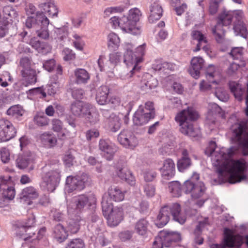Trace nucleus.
<instances>
[{"mask_svg":"<svg viewBox=\"0 0 248 248\" xmlns=\"http://www.w3.org/2000/svg\"><path fill=\"white\" fill-rule=\"evenodd\" d=\"M236 150L231 147L216 149V143L211 141L205 150L208 156H211L213 165L217 167L219 177H224L231 184L240 182L246 179V162L244 159L233 160L231 159Z\"/></svg>","mask_w":248,"mask_h":248,"instance_id":"obj_1","label":"nucleus"},{"mask_svg":"<svg viewBox=\"0 0 248 248\" xmlns=\"http://www.w3.org/2000/svg\"><path fill=\"white\" fill-rule=\"evenodd\" d=\"M169 188L172 196L174 197H179L183 191L186 194H189L193 200H197L196 205L201 207L207 198H204L206 187L202 182L195 184L191 180L186 181L182 186L178 181L171 182L169 184Z\"/></svg>","mask_w":248,"mask_h":248,"instance_id":"obj_2","label":"nucleus"},{"mask_svg":"<svg viewBox=\"0 0 248 248\" xmlns=\"http://www.w3.org/2000/svg\"><path fill=\"white\" fill-rule=\"evenodd\" d=\"M181 211L180 205L177 203L164 206L161 208L157 216L155 225L159 228L164 227L168 223L171 216L176 221L181 224H184L186 221V217Z\"/></svg>","mask_w":248,"mask_h":248,"instance_id":"obj_3","label":"nucleus"},{"mask_svg":"<svg viewBox=\"0 0 248 248\" xmlns=\"http://www.w3.org/2000/svg\"><path fill=\"white\" fill-rule=\"evenodd\" d=\"M198 118V114L193 108H188L184 109L178 113L175 116V120L180 126L181 132L189 137H195L197 136L195 130L191 123Z\"/></svg>","mask_w":248,"mask_h":248,"instance_id":"obj_4","label":"nucleus"},{"mask_svg":"<svg viewBox=\"0 0 248 248\" xmlns=\"http://www.w3.org/2000/svg\"><path fill=\"white\" fill-rule=\"evenodd\" d=\"M131 48V45L128 44L124 54V62L127 68H131L130 74H127V78L132 77L134 73L140 70V66H138V64L142 61L141 57L144 55L145 44L140 45L136 48V54H133Z\"/></svg>","mask_w":248,"mask_h":248,"instance_id":"obj_5","label":"nucleus"},{"mask_svg":"<svg viewBox=\"0 0 248 248\" xmlns=\"http://www.w3.org/2000/svg\"><path fill=\"white\" fill-rule=\"evenodd\" d=\"M31 65V60L30 58L25 57L20 59L19 69L21 78L20 82L25 87L34 84L37 80L36 71Z\"/></svg>","mask_w":248,"mask_h":248,"instance_id":"obj_6","label":"nucleus"},{"mask_svg":"<svg viewBox=\"0 0 248 248\" xmlns=\"http://www.w3.org/2000/svg\"><path fill=\"white\" fill-rule=\"evenodd\" d=\"M236 140L242 148L244 155H248V122L240 121L232 126Z\"/></svg>","mask_w":248,"mask_h":248,"instance_id":"obj_7","label":"nucleus"},{"mask_svg":"<svg viewBox=\"0 0 248 248\" xmlns=\"http://www.w3.org/2000/svg\"><path fill=\"white\" fill-rule=\"evenodd\" d=\"M41 186L49 192H53L58 186L61 179L58 170H47L46 167L43 168L41 174Z\"/></svg>","mask_w":248,"mask_h":248,"instance_id":"obj_8","label":"nucleus"},{"mask_svg":"<svg viewBox=\"0 0 248 248\" xmlns=\"http://www.w3.org/2000/svg\"><path fill=\"white\" fill-rule=\"evenodd\" d=\"M140 15V11L138 8H134L129 10L128 16L121 17V25L126 28L127 33L134 35L140 33V29L137 25Z\"/></svg>","mask_w":248,"mask_h":248,"instance_id":"obj_9","label":"nucleus"},{"mask_svg":"<svg viewBox=\"0 0 248 248\" xmlns=\"http://www.w3.org/2000/svg\"><path fill=\"white\" fill-rule=\"evenodd\" d=\"M125 191H123L119 186H112L105 193L102 197L101 202L102 210H107L113 206L112 201L116 202L123 201L124 199Z\"/></svg>","mask_w":248,"mask_h":248,"instance_id":"obj_10","label":"nucleus"},{"mask_svg":"<svg viewBox=\"0 0 248 248\" xmlns=\"http://www.w3.org/2000/svg\"><path fill=\"white\" fill-rule=\"evenodd\" d=\"M96 202L94 195L91 194L89 196L79 195L73 199L67 205V212L69 214H77L87 205L91 206Z\"/></svg>","mask_w":248,"mask_h":248,"instance_id":"obj_11","label":"nucleus"},{"mask_svg":"<svg viewBox=\"0 0 248 248\" xmlns=\"http://www.w3.org/2000/svg\"><path fill=\"white\" fill-rule=\"evenodd\" d=\"M91 178L86 173H83L76 176H69L66 180V190L70 193L73 191H80L90 185Z\"/></svg>","mask_w":248,"mask_h":248,"instance_id":"obj_12","label":"nucleus"},{"mask_svg":"<svg viewBox=\"0 0 248 248\" xmlns=\"http://www.w3.org/2000/svg\"><path fill=\"white\" fill-rule=\"evenodd\" d=\"M232 18V15L228 12L224 11L219 16L218 22L212 30V32L218 43H222L224 41L225 31L222 29V27L230 25Z\"/></svg>","mask_w":248,"mask_h":248,"instance_id":"obj_13","label":"nucleus"},{"mask_svg":"<svg viewBox=\"0 0 248 248\" xmlns=\"http://www.w3.org/2000/svg\"><path fill=\"white\" fill-rule=\"evenodd\" d=\"M104 216L107 219L110 226H117L123 219V211L121 207H113L111 206L108 210H102Z\"/></svg>","mask_w":248,"mask_h":248,"instance_id":"obj_14","label":"nucleus"},{"mask_svg":"<svg viewBox=\"0 0 248 248\" xmlns=\"http://www.w3.org/2000/svg\"><path fill=\"white\" fill-rule=\"evenodd\" d=\"M49 20L43 13L38 12L35 16H29L25 22L28 29L33 28L35 31L41 26H48Z\"/></svg>","mask_w":248,"mask_h":248,"instance_id":"obj_15","label":"nucleus"},{"mask_svg":"<svg viewBox=\"0 0 248 248\" xmlns=\"http://www.w3.org/2000/svg\"><path fill=\"white\" fill-rule=\"evenodd\" d=\"M1 191L0 195L7 200L11 201L14 199L16 195L15 188L12 186L11 177L9 176L0 175Z\"/></svg>","mask_w":248,"mask_h":248,"instance_id":"obj_16","label":"nucleus"},{"mask_svg":"<svg viewBox=\"0 0 248 248\" xmlns=\"http://www.w3.org/2000/svg\"><path fill=\"white\" fill-rule=\"evenodd\" d=\"M16 131L13 124L9 121L0 120V140L6 141L14 138Z\"/></svg>","mask_w":248,"mask_h":248,"instance_id":"obj_17","label":"nucleus"},{"mask_svg":"<svg viewBox=\"0 0 248 248\" xmlns=\"http://www.w3.org/2000/svg\"><path fill=\"white\" fill-rule=\"evenodd\" d=\"M119 142L126 148L134 149L138 144L136 137L130 131L123 130L118 136Z\"/></svg>","mask_w":248,"mask_h":248,"instance_id":"obj_18","label":"nucleus"},{"mask_svg":"<svg viewBox=\"0 0 248 248\" xmlns=\"http://www.w3.org/2000/svg\"><path fill=\"white\" fill-rule=\"evenodd\" d=\"M99 149L102 155L108 160H111L114 154L118 150L116 145L108 140H100L99 142Z\"/></svg>","mask_w":248,"mask_h":248,"instance_id":"obj_19","label":"nucleus"},{"mask_svg":"<svg viewBox=\"0 0 248 248\" xmlns=\"http://www.w3.org/2000/svg\"><path fill=\"white\" fill-rule=\"evenodd\" d=\"M120 59V55L118 53H111L109 56V61H107L103 56H100L98 60V64L100 71L112 69L115 67Z\"/></svg>","mask_w":248,"mask_h":248,"instance_id":"obj_20","label":"nucleus"},{"mask_svg":"<svg viewBox=\"0 0 248 248\" xmlns=\"http://www.w3.org/2000/svg\"><path fill=\"white\" fill-rule=\"evenodd\" d=\"M224 241L227 247H240L244 241V237L239 235H233L232 231L228 228L224 229Z\"/></svg>","mask_w":248,"mask_h":248,"instance_id":"obj_21","label":"nucleus"},{"mask_svg":"<svg viewBox=\"0 0 248 248\" xmlns=\"http://www.w3.org/2000/svg\"><path fill=\"white\" fill-rule=\"evenodd\" d=\"M158 85L157 80L149 73L145 74L140 83L141 90L145 93H149Z\"/></svg>","mask_w":248,"mask_h":248,"instance_id":"obj_22","label":"nucleus"},{"mask_svg":"<svg viewBox=\"0 0 248 248\" xmlns=\"http://www.w3.org/2000/svg\"><path fill=\"white\" fill-rule=\"evenodd\" d=\"M38 7L43 11L41 13L46 14L49 17H57L58 10L53 0H46L45 2H41Z\"/></svg>","mask_w":248,"mask_h":248,"instance_id":"obj_23","label":"nucleus"},{"mask_svg":"<svg viewBox=\"0 0 248 248\" xmlns=\"http://www.w3.org/2000/svg\"><path fill=\"white\" fill-rule=\"evenodd\" d=\"M39 196L37 190L33 186H28L24 188L20 196V199L22 202L27 203L28 205H31L32 201L36 199Z\"/></svg>","mask_w":248,"mask_h":248,"instance_id":"obj_24","label":"nucleus"},{"mask_svg":"<svg viewBox=\"0 0 248 248\" xmlns=\"http://www.w3.org/2000/svg\"><path fill=\"white\" fill-rule=\"evenodd\" d=\"M85 111L83 117L91 124H96L99 120V115L96 108L92 105L87 103L85 105Z\"/></svg>","mask_w":248,"mask_h":248,"instance_id":"obj_25","label":"nucleus"},{"mask_svg":"<svg viewBox=\"0 0 248 248\" xmlns=\"http://www.w3.org/2000/svg\"><path fill=\"white\" fill-rule=\"evenodd\" d=\"M162 176L164 179H170L175 174V166L173 161L170 158L165 160L160 168Z\"/></svg>","mask_w":248,"mask_h":248,"instance_id":"obj_26","label":"nucleus"},{"mask_svg":"<svg viewBox=\"0 0 248 248\" xmlns=\"http://www.w3.org/2000/svg\"><path fill=\"white\" fill-rule=\"evenodd\" d=\"M118 177L131 186L135 184V178L131 171L126 167H118L116 171Z\"/></svg>","mask_w":248,"mask_h":248,"instance_id":"obj_27","label":"nucleus"},{"mask_svg":"<svg viewBox=\"0 0 248 248\" xmlns=\"http://www.w3.org/2000/svg\"><path fill=\"white\" fill-rule=\"evenodd\" d=\"M204 63L203 59L200 57H195L191 61V66L188 71L192 77L198 78L200 76V70Z\"/></svg>","mask_w":248,"mask_h":248,"instance_id":"obj_28","label":"nucleus"},{"mask_svg":"<svg viewBox=\"0 0 248 248\" xmlns=\"http://www.w3.org/2000/svg\"><path fill=\"white\" fill-rule=\"evenodd\" d=\"M153 115V114H150V115L146 114L143 110L139 108L133 116V123L137 125H143L147 124L150 120L154 118Z\"/></svg>","mask_w":248,"mask_h":248,"instance_id":"obj_29","label":"nucleus"},{"mask_svg":"<svg viewBox=\"0 0 248 248\" xmlns=\"http://www.w3.org/2000/svg\"><path fill=\"white\" fill-rule=\"evenodd\" d=\"M109 89L107 86H101L97 90L96 94V100L100 105H106L108 99V95Z\"/></svg>","mask_w":248,"mask_h":248,"instance_id":"obj_30","label":"nucleus"},{"mask_svg":"<svg viewBox=\"0 0 248 248\" xmlns=\"http://www.w3.org/2000/svg\"><path fill=\"white\" fill-rule=\"evenodd\" d=\"M150 10L149 21L150 23H154L162 16L163 10L161 6L158 2H154L150 6Z\"/></svg>","mask_w":248,"mask_h":248,"instance_id":"obj_31","label":"nucleus"},{"mask_svg":"<svg viewBox=\"0 0 248 248\" xmlns=\"http://www.w3.org/2000/svg\"><path fill=\"white\" fill-rule=\"evenodd\" d=\"M229 87L236 99L240 101L243 99L245 90L241 84L235 81H231L229 83Z\"/></svg>","mask_w":248,"mask_h":248,"instance_id":"obj_32","label":"nucleus"},{"mask_svg":"<svg viewBox=\"0 0 248 248\" xmlns=\"http://www.w3.org/2000/svg\"><path fill=\"white\" fill-rule=\"evenodd\" d=\"M54 237L61 243L66 240L68 237V233L62 225L59 223L55 226L53 230Z\"/></svg>","mask_w":248,"mask_h":248,"instance_id":"obj_33","label":"nucleus"},{"mask_svg":"<svg viewBox=\"0 0 248 248\" xmlns=\"http://www.w3.org/2000/svg\"><path fill=\"white\" fill-rule=\"evenodd\" d=\"M75 82L78 84H86L90 79L88 72L84 69L78 68L75 70Z\"/></svg>","mask_w":248,"mask_h":248,"instance_id":"obj_34","label":"nucleus"},{"mask_svg":"<svg viewBox=\"0 0 248 248\" xmlns=\"http://www.w3.org/2000/svg\"><path fill=\"white\" fill-rule=\"evenodd\" d=\"M120 115L111 114L108 119V125L110 130L114 132L117 131L121 127V117Z\"/></svg>","mask_w":248,"mask_h":248,"instance_id":"obj_35","label":"nucleus"},{"mask_svg":"<svg viewBox=\"0 0 248 248\" xmlns=\"http://www.w3.org/2000/svg\"><path fill=\"white\" fill-rule=\"evenodd\" d=\"M191 36L192 39L196 40L198 43L196 48L193 50L194 51L197 52L201 49V46L203 44H206L208 40L204 34L200 31L194 30L191 31Z\"/></svg>","mask_w":248,"mask_h":248,"instance_id":"obj_36","label":"nucleus"},{"mask_svg":"<svg viewBox=\"0 0 248 248\" xmlns=\"http://www.w3.org/2000/svg\"><path fill=\"white\" fill-rule=\"evenodd\" d=\"M233 30L236 35H240L246 38L248 31L242 19H238L234 22Z\"/></svg>","mask_w":248,"mask_h":248,"instance_id":"obj_37","label":"nucleus"},{"mask_svg":"<svg viewBox=\"0 0 248 248\" xmlns=\"http://www.w3.org/2000/svg\"><path fill=\"white\" fill-rule=\"evenodd\" d=\"M149 223L145 219L139 220L135 224V232L141 236H144L148 231Z\"/></svg>","mask_w":248,"mask_h":248,"instance_id":"obj_38","label":"nucleus"},{"mask_svg":"<svg viewBox=\"0 0 248 248\" xmlns=\"http://www.w3.org/2000/svg\"><path fill=\"white\" fill-rule=\"evenodd\" d=\"M80 101H75L71 105V111L72 114L77 117H83L84 111H85V105Z\"/></svg>","mask_w":248,"mask_h":248,"instance_id":"obj_39","label":"nucleus"},{"mask_svg":"<svg viewBox=\"0 0 248 248\" xmlns=\"http://www.w3.org/2000/svg\"><path fill=\"white\" fill-rule=\"evenodd\" d=\"M40 140L42 143L48 147L54 146L57 142V139L55 136L49 133H44L40 136Z\"/></svg>","mask_w":248,"mask_h":248,"instance_id":"obj_40","label":"nucleus"},{"mask_svg":"<svg viewBox=\"0 0 248 248\" xmlns=\"http://www.w3.org/2000/svg\"><path fill=\"white\" fill-rule=\"evenodd\" d=\"M182 155V157L177 162L178 169L182 172L191 165V160L188 156V153L186 150H183Z\"/></svg>","mask_w":248,"mask_h":248,"instance_id":"obj_41","label":"nucleus"},{"mask_svg":"<svg viewBox=\"0 0 248 248\" xmlns=\"http://www.w3.org/2000/svg\"><path fill=\"white\" fill-rule=\"evenodd\" d=\"M25 110L19 105L12 106L7 110V114L15 119L22 116Z\"/></svg>","mask_w":248,"mask_h":248,"instance_id":"obj_42","label":"nucleus"},{"mask_svg":"<svg viewBox=\"0 0 248 248\" xmlns=\"http://www.w3.org/2000/svg\"><path fill=\"white\" fill-rule=\"evenodd\" d=\"M163 246L169 247V244L166 240L165 233L161 231L155 239L153 243V248H163Z\"/></svg>","mask_w":248,"mask_h":248,"instance_id":"obj_43","label":"nucleus"},{"mask_svg":"<svg viewBox=\"0 0 248 248\" xmlns=\"http://www.w3.org/2000/svg\"><path fill=\"white\" fill-rule=\"evenodd\" d=\"M34 123L38 126H45L48 124L49 119L44 112H39L35 115L33 118Z\"/></svg>","mask_w":248,"mask_h":248,"instance_id":"obj_44","label":"nucleus"},{"mask_svg":"<svg viewBox=\"0 0 248 248\" xmlns=\"http://www.w3.org/2000/svg\"><path fill=\"white\" fill-rule=\"evenodd\" d=\"M83 221L79 216H76L75 218H70L68 221V229L72 233H77L79 229L81 222Z\"/></svg>","mask_w":248,"mask_h":248,"instance_id":"obj_45","label":"nucleus"},{"mask_svg":"<svg viewBox=\"0 0 248 248\" xmlns=\"http://www.w3.org/2000/svg\"><path fill=\"white\" fill-rule=\"evenodd\" d=\"M165 234V239L167 242H169V247L171 246L173 242H178L181 240L180 233L177 232H169L168 231H162Z\"/></svg>","mask_w":248,"mask_h":248,"instance_id":"obj_46","label":"nucleus"},{"mask_svg":"<svg viewBox=\"0 0 248 248\" xmlns=\"http://www.w3.org/2000/svg\"><path fill=\"white\" fill-rule=\"evenodd\" d=\"M120 44V38L114 33H110L108 35V46L112 49L118 47Z\"/></svg>","mask_w":248,"mask_h":248,"instance_id":"obj_47","label":"nucleus"},{"mask_svg":"<svg viewBox=\"0 0 248 248\" xmlns=\"http://www.w3.org/2000/svg\"><path fill=\"white\" fill-rule=\"evenodd\" d=\"M214 90L215 91L214 93L218 100L223 102H226L229 99V95L224 89L221 87H217L216 85Z\"/></svg>","mask_w":248,"mask_h":248,"instance_id":"obj_48","label":"nucleus"},{"mask_svg":"<svg viewBox=\"0 0 248 248\" xmlns=\"http://www.w3.org/2000/svg\"><path fill=\"white\" fill-rule=\"evenodd\" d=\"M211 83L212 84L204 80L201 81L199 84L200 91L202 92H207L214 90L217 85V82L216 81H211Z\"/></svg>","mask_w":248,"mask_h":248,"instance_id":"obj_49","label":"nucleus"},{"mask_svg":"<svg viewBox=\"0 0 248 248\" xmlns=\"http://www.w3.org/2000/svg\"><path fill=\"white\" fill-rule=\"evenodd\" d=\"M139 108H141V109L143 110L146 114H147L150 115V114H153V117L154 118L155 115V111L154 103L152 102L148 101L146 102L144 108L142 106H140Z\"/></svg>","mask_w":248,"mask_h":248,"instance_id":"obj_50","label":"nucleus"},{"mask_svg":"<svg viewBox=\"0 0 248 248\" xmlns=\"http://www.w3.org/2000/svg\"><path fill=\"white\" fill-rule=\"evenodd\" d=\"M208 225L209 223L207 218H205L202 221H199L194 230V234L200 235L202 231L205 229Z\"/></svg>","mask_w":248,"mask_h":248,"instance_id":"obj_51","label":"nucleus"},{"mask_svg":"<svg viewBox=\"0 0 248 248\" xmlns=\"http://www.w3.org/2000/svg\"><path fill=\"white\" fill-rule=\"evenodd\" d=\"M106 105H108L110 108L114 109L119 106L121 104V99L119 97L114 95L109 97Z\"/></svg>","mask_w":248,"mask_h":248,"instance_id":"obj_52","label":"nucleus"},{"mask_svg":"<svg viewBox=\"0 0 248 248\" xmlns=\"http://www.w3.org/2000/svg\"><path fill=\"white\" fill-rule=\"evenodd\" d=\"M59 85L58 82H54L46 86L45 90L49 95H54L58 91Z\"/></svg>","mask_w":248,"mask_h":248,"instance_id":"obj_53","label":"nucleus"},{"mask_svg":"<svg viewBox=\"0 0 248 248\" xmlns=\"http://www.w3.org/2000/svg\"><path fill=\"white\" fill-rule=\"evenodd\" d=\"M31 228H27L25 226L18 227L16 229V235L24 240H27L26 233Z\"/></svg>","mask_w":248,"mask_h":248,"instance_id":"obj_54","label":"nucleus"},{"mask_svg":"<svg viewBox=\"0 0 248 248\" xmlns=\"http://www.w3.org/2000/svg\"><path fill=\"white\" fill-rule=\"evenodd\" d=\"M144 193L147 197H153L155 193V186L152 184H145L144 186Z\"/></svg>","mask_w":248,"mask_h":248,"instance_id":"obj_55","label":"nucleus"},{"mask_svg":"<svg viewBox=\"0 0 248 248\" xmlns=\"http://www.w3.org/2000/svg\"><path fill=\"white\" fill-rule=\"evenodd\" d=\"M66 248H84V244L81 239H75L67 244Z\"/></svg>","mask_w":248,"mask_h":248,"instance_id":"obj_56","label":"nucleus"},{"mask_svg":"<svg viewBox=\"0 0 248 248\" xmlns=\"http://www.w3.org/2000/svg\"><path fill=\"white\" fill-rule=\"evenodd\" d=\"M16 166L21 169L26 168L30 163V159L23 156H19L16 160Z\"/></svg>","mask_w":248,"mask_h":248,"instance_id":"obj_57","label":"nucleus"},{"mask_svg":"<svg viewBox=\"0 0 248 248\" xmlns=\"http://www.w3.org/2000/svg\"><path fill=\"white\" fill-rule=\"evenodd\" d=\"M40 28H41L40 30L37 29L36 30L37 36L44 39L48 38L49 33L47 30V26H41Z\"/></svg>","mask_w":248,"mask_h":248,"instance_id":"obj_58","label":"nucleus"},{"mask_svg":"<svg viewBox=\"0 0 248 248\" xmlns=\"http://www.w3.org/2000/svg\"><path fill=\"white\" fill-rule=\"evenodd\" d=\"M243 54V48L242 47H237L233 48L230 55L233 59H240L241 58Z\"/></svg>","mask_w":248,"mask_h":248,"instance_id":"obj_59","label":"nucleus"},{"mask_svg":"<svg viewBox=\"0 0 248 248\" xmlns=\"http://www.w3.org/2000/svg\"><path fill=\"white\" fill-rule=\"evenodd\" d=\"M0 158L4 163H8L10 160V153L8 149L3 148L0 151Z\"/></svg>","mask_w":248,"mask_h":248,"instance_id":"obj_60","label":"nucleus"},{"mask_svg":"<svg viewBox=\"0 0 248 248\" xmlns=\"http://www.w3.org/2000/svg\"><path fill=\"white\" fill-rule=\"evenodd\" d=\"M109 22L114 28L119 26L124 32L127 33L126 28L123 27L121 25V18L119 19L117 17L114 16L111 17Z\"/></svg>","mask_w":248,"mask_h":248,"instance_id":"obj_61","label":"nucleus"},{"mask_svg":"<svg viewBox=\"0 0 248 248\" xmlns=\"http://www.w3.org/2000/svg\"><path fill=\"white\" fill-rule=\"evenodd\" d=\"M51 124L52 129L55 132H59L62 129V123L59 119H54L52 120Z\"/></svg>","mask_w":248,"mask_h":248,"instance_id":"obj_62","label":"nucleus"},{"mask_svg":"<svg viewBox=\"0 0 248 248\" xmlns=\"http://www.w3.org/2000/svg\"><path fill=\"white\" fill-rule=\"evenodd\" d=\"M62 52L64 55L63 59L65 61L73 60L75 58V54L68 48H65Z\"/></svg>","mask_w":248,"mask_h":248,"instance_id":"obj_63","label":"nucleus"},{"mask_svg":"<svg viewBox=\"0 0 248 248\" xmlns=\"http://www.w3.org/2000/svg\"><path fill=\"white\" fill-rule=\"evenodd\" d=\"M99 135V131L95 129L89 130L86 132V138L88 140H91L92 139L97 138Z\"/></svg>","mask_w":248,"mask_h":248,"instance_id":"obj_64","label":"nucleus"}]
</instances>
